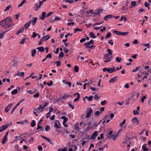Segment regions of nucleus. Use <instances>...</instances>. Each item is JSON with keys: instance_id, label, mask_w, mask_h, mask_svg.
<instances>
[{"instance_id": "obj_25", "label": "nucleus", "mask_w": 151, "mask_h": 151, "mask_svg": "<svg viewBox=\"0 0 151 151\" xmlns=\"http://www.w3.org/2000/svg\"><path fill=\"white\" fill-rule=\"evenodd\" d=\"M43 106L41 104L39 105V106L37 108V109L39 111H40V112H41L42 111V110L44 109V108L43 107Z\"/></svg>"}, {"instance_id": "obj_48", "label": "nucleus", "mask_w": 151, "mask_h": 151, "mask_svg": "<svg viewBox=\"0 0 151 151\" xmlns=\"http://www.w3.org/2000/svg\"><path fill=\"white\" fill-rule=\"evenodd\" d=\"M118 136V135L117 134H116V135H112V138L114 140H115L116 139Z\"/></svg>"}, {"instance_id": "obj_52", "label": "nucleus", "mask_w": 151, "mask_h": 151, "mask_svg": "<svg viewBox=\"0 0 151 151\" xmlns=\"http://www.w3.org/2000/svg\"><path fill=\"white\" fill-rule=\"evenodd\" d=\"M53 83L52 81H50L49 83H47V85L50 86H51L53 84Z\"/></svg>"}, {"instance_id": "obj_49", "label": "nucleus", "mask_w": 151, "mask_h": 151, "mask_svg": "<svg viewBox=\"0 0 151 151\" xmlns=\"http://www.w3.org/2000/svg\"><path fill=\"white\" fill-rule=\"evenodd\" d=\"M64 54L63 52H60V54L59 55V57L60 58V57L62 58L63 57Z\"/></svg>"}, {"instance_id": "obj_5", "label": "nucleus", "mask_w": 151, "mask_h": 151, "mask_svg": "<svg viewBox=\"0 0 151 151\" xmlns=\"http://www.w3.org/2000/svg\"><path fill=\"white\" fill-rule=\"evenodd\" d=\"M9 125L8 124H5L0 127V132H2L6 129Z\"/></svg>"}, {"instance_id": "obj_43", "label": "nucleus", "mask_w": 151, "mask_h": 151, "mask_svg": "<svg viewBox=\"0 0 151 151\" xmlns=\"http://www.w3.org/2000/svg\"><path fill=\"white\" fill-rule=\"evenodd\" d=\"M46 0H43L42 1H39V2L40 5H39V6L38 7H40L41 6V5L42 4V3L43 2L46 1Z\"/></svg>"}, {"instance_id": "obj_41", "label": "nucleus", "mask_w": 151, "mask_h": 151, "mask_svg": "<svg viewBox=\"0 0 151 151\" xmlns=\"http://www.w3.org/2000/svg\"><path fill=\"white\" fill-rule=\"evenodd\" d=\"M111 35V33L109 32H108V34L106 35L105 38L106 39L107 38L109 37H110Z\"/></svg>"}, {"instance_id": "obj_60", "label": "nucleus", "mask_w": 151, "mask_h": 151, "mask_svg": "<svg viewBox=\"0 0 151 151\" xmlns=\"http://www.w3.org/2000/svg\"><path fill=\"white\" fill-rule=\"evenodd\" d=\"M106 103V100H104L103 101L101 102V104L102 105H104V104Z\"/></svg>"}, {"instance_id": "obj_4", "label": "nucleus", "mask_w": 151, "mask_h": 151, "mask_svg": "<svg viewBox=\"0 0 151 151\" xmlns=\"http://www.w3.org/2000/svg\"><path fill=\"white\" fill-rule=\"evenodd\" d=\"M54 127L57 128H60V125L59 122L57 120L55 122Z\"/></svg>"}, {"instance_id": "obj_51", "label": "nucleus", "mask_w": 151, "mask_h": 151, "mask_svg": "<svg viewBox=\"0 0 151 151\" xmlns=\"http://www.w3.org/2000/svg\"><path fill=\"white\" fill-rule=\"evenodd\" d=\"M66 2L69 3H72L74 2V1L73 0H65Z\"/></svg>"}, {"instance_id": "obj_33", "label": "nucleus", "mask_w": 151, "mask_h": 151, "mask_svg": "<svg viewBox=\"0 0 151 151\" xmlns=\"http://www.w3.org/2000/svg\"><path fill=\"white\" fill-rule=\"evenodd\" d=\"M65 82V83L66 84H68V86L70 87L71 86V83L70 82H68L67 81H66L65 80H63V82Z\"/></svg>"}, {"instance_id": "obj_35", "label": "nucleus", "mask_w": 151, "mask_h": 151, "mask_svg": "<svg viewBox=\"0 0 151 151\" xmlns=\"http://www.w3.org/2000/svg\"><path fill=\"white\" fill-rule=\"evenodd\" d=\"M36 52V50L35 49H33L32 50L31 52L32 53V56L34 57L35 55V54Z\"/></svg>"}, {"instance_id": "obj_38", "label": "nucleus", "mask_w": 151, "mask_h": 151, "mask_svg": "<svg viewBox=\"0 0 151 151\" xmlns=\"http://www.w3.org/2000/svg\"><path fill=\"white\" fill-rule=\"evenodd\" d=\"M17 93V89H15L11 92L12 94H16Z\"/></svg>"}, {"instance_id": "obj_7", "label": "nucleus", "mask_w": 151, "mask_h": 151, "mask_svg": "<svg viewBox=\"0 0 151 151\" xmlns=\"http://www.w3.org/2000/svg\"><path fill=\"white\" fill-rule=\"evenodd\" d=\"M114 17V16H113L111 15H108L106 16L104 18V20L106 21H107L108 20V19H110L112 18V17Z\"/></svg>"}, {"instance_id": "obj_56", "label": "nucleus", "mask_w": 151, "mask_h": 151, "mask_svg": "<svg viewBox=\"0 0 151 151\" xmlns=\"http://www.w3.org/2000/svg\"><path fill=\"white\" fill-rule=\"evenodd\" d=\"M39 96V94L38 92L37 93L35 94L34 95V97L35 98V97H38Z\"/></svg>"}, {"instance_id": "obj_34", "label": "nucleus", "mask_w": 151, "mask_h": 151, "mask_svg": "<svg viewBox=\"0 0 151 151\" xmlns=\"http://www.w3.org/2000/svg\"><path fill=\"white\" fill-rule=\"evenodd\" d=\"M91 44L90 43V42H88L87 43H84V45L86 46V47L88 48L89 47V45Z\"/></svg>"}, {"instance_id": "obj_30", "label": "nucleus", "mask_w": 151, "mask_h": 151, "mask_svg": "<svg viewBox=\"0 0 151 151\" xmlns=\"http://www.w3.org/2000/svg\"><path fill=\"white\" fill-rule=\"evenodd\" d=\"M131 4L132 7H134L136 6L137 2L136 1H132Z\"/></svg>"}, {"instance_id": "obj_64", "label": "nucleus", "mask_w": 151, "mask_h": 151, "mask_svg": "<svg viewBox=\"0 0 151 151\" xmlns=\"http://www.w3.org/2000/svg\"><path fill=\"white\" fill-rule=\"evenodd\" d=\"M70 95H67L66 94H65L63 96L62 98L64 99L65 98H67L69 96H70Z\"/></svg>"}, {"instance_id": "obj_37", "label": "nucleus", "mask_w": 151, "mask_h": 151, "mask_svg": "<svg viewBox=\"0 0 151 151\" xmlns=\"http://www.w3.org/2000/svg\"><path fill=\"white\" fill-rule=\"evenodd\" d=\"M26 2H27V1L26 0H23V1H22V2L19 5L18 7H20L22 6L23 5V4L25 3H26Z\"/></svg>"}, {"instance_id": "obj_3", "label": "nucleus", "mask_w": 151, "mask_h": 151, "mask_svg": "<svg viewBox=\"0 0 151 151\" xmlns=\"http://www.w3.org/2000/svg\"><path fill=\"white\" fill-rule=\"evenodd\" d=\"M93 110L91 108H88L87 109V113L85 116V118H88L91 116V114L93 113Z\"/></svg>"}, {"instance_id": "obj_63", "label": "nucleus", "mask_w": 151, "mask_h": 151, "mask_svg": "<svg viewBox=\"0 0 151 151\" xmlns=\"http://www.w3.org/2000/svg\"><path fill=\"white\" fill-rule=\"evenodd\" d=\"M69 106L70 107V108H72V109H74V106H73L70 103H69L68 104Z\"/></svg>"}, {"instance_id": "obj_16", "label": "nucleus", "mask_w": 151, "mask_h": 151, "mask_svg": "<svg viewBox=\"0 0 151 151\" xmlns=\"http://www.w3.org/2000/svg\"><path fill=\"white\" fill-rule=\"evenodd\" d=\"M53 111V109L52 107L50 108L49 109V112L47 114V115L46 116V117L47 119H48L50 116H48V114H50L51 112H52Z\"/></svg>"}, {"instance_id": "obj_58", "label": "nucleus", "mask_w": 151, "mask_h": 151, "mask_svg": "<svg viewBox=\"0 0 151 151\" xmlns=\"http://www.w3.org/2000/svg\"><path fill=\"white\" fill-rule=\"evenodd\" d=\"M124 19H125V21H126V20H127L126 17L125 16H123V17H121V19H120V21H122Z\"/></svg>"}, {"instance_id": "obj_2", "label": "nucleus", "mask_w": 151, "mask_h": 151, "mask_svg": "<svg viewBox=\"0 0 151 151\" xmlns=\"http://www.w3.org/2000/svg\"><path fill=\"white\" fill-rule=\"evenodd\" d=\"M112 58L111 55H109V54H107L104 56V59L105 60H104V62L106 63L110 61Z\"/></svg>"}, {"instance_id": "obj_27", "label": "nucleus", "mask_w": 151, "mask_h": 151, "mask_svg": "<svg viewBox=\"0 0 151 151\" xmlns=\"http://www.w3.org/2000/svg\"><path fill=\"white\" fill-rule=\"evenodd\" d=\"M12 5L11 4H10L7 6L5 9L4 11H6L8 10H9L10 8H12Z\"/></svg>"}, {"instance_id": "obj_46", "label": "nucleus", "mask_w": 151, "mask_h": 151, "mask_svg": "<svg viewBox=\"0 0 151 151\" xmlns=\"http://www.w3.org/2000/svg\"><path fill=\"white\" fill-rule=\"evenodd\" d=\"M46 58H49V59H50L52 58V55L51 53L47 54L45 57Z\"/></svg>"}, {"instance_id": "obj_21", "label": "nucleus", "mask_w": 151, "mask_h": 151, "mask_svg": "<svg viewBox=\"0 0 151 151\" xmlns=\"http://www.w3.org/2000/svg\"><path fill=\"white\" fill-rule=\"evenodd\" d=\"M146 144H144L142 146V149L143 151H148L149 149H147L146 148Z\"/></svg>"}, {"instance_id": "obj_55", "label": "nucleus", "mask_w": 151, "mask_h": 151, "mask_svg": "<svg viewBox=\"0 0 151 151\" xmlns=\"http://www.w3.org/2000/svg\"><path fill=\"white\" fill-rule=\"evenodd\" d=\"M93 99V96H91L88 97V100L89 101H92Z\"/></svg>"}, {"instance_id": "obj_26", "label": "nucleus", "mask_w": 151, "mask_h": 151, "mask_svg": "<svg viewBox=\"0 0 151 151\" xmlns=\"http://www.w3.org/2000/svg\"><path fill=\"white\" fill-rule=\"evenodd\" d=\"M37 19V17H35L32 20V25H34L35 24Z\"/></svg>"}, {"instance_id": "obj_57", "label": "nucleus", "mask_w": 151, "mask_h": 151, "mask_svg": "<svg viewBox=\"0 0 151 151\" xmlns=\"http://www.w3.org/2000/svg\"><path fill=\"white\" fill-rule=\"evenodd\" d=\"M35 92V91L29 90L27 92L29 93L33 94Z\"/></svg>"}, {"instance_id": "obj_50", "label": "nucleus", "mask_w": 151, "mask_h": 151, "mask_svg": "<svg viewBox=\"0 0 151 151\" xmlns=\"http://www.w3.org/2000/svg\"><path fill=\"white\" fill-rule=\"evenodd\" d=\"M33 35H32V37L33 38H35V37L37 35H38V34L34 32H33Z\"/></svg>"}, {"instance_id": "obj_42", "label": "nucleus", "mask_w": 151, "mask_h": 151, "mask_svg": "<svg viewBox=\"0 0 151 151\" xmlns=\"http://www.w3.org/2000/svg\"><path fill=\"white\" fill-rule=\"evenodd\" d=\"M128 33H129V32H121V35L125 36L126 35H128Z\"/></svg>"}, {"instance_id": "obj_18", "label": "nucleus", "mask_w": 151, "mask_h": 151, "mask_svg": "<svg viewBox=\"0 0 151 151\" xmlns=\"http://www.w3.org/2000/svg\"><path fill=\"white\" fill-rule=\"evenodd\" d=\"M61 119H63V123L64 124L66 123L68 120V118L64 116H61Z\"/></svg>"}, {"instance_id": "obj_62", "label": "nucleus", "mask_w": 151, "mask_h": 151, "mask_svg": "<svg viewBox=\"0 0 151 151\" xmlns=\"http://www.w3.org/2000/svg\"><path fill=\"white\" fill-rule=\"evenodd\" d=\"M99 114V111H97L95 113V116L96 117L98 116Z\"/></svg>"}, {"instance_id": "obj_1", "label": "nucleus", "mask_w": 151, "mask_h": 151, "mask_svg": "<svg viewBox=\"0 0 151 151\" xmlns=\"http://www.w3.org/2000/svg\"><path fill=\"white\" fill-rule=\"evenodd\" d=\"M12 24V19L10 17H6L0 22V26L4 29L9 28Z\"/></svg>"}, {"instance_id": "obj_10", "label": "nucleus", "mask_w": 151, "mask_h": 151, "mask_svg": "<svg viewBox=\"0 0 151 151\" xmlns=\"http://www.w3.org/2000/svg\"><path fill=\"white\" fill-rule=\"evenodd\" d=\"M132 121L133 123H136V124H139L138 119L136 117H134L132 119Z\"/></svg>"}, {"instance_id": "obj_40", "label": "nucleus", "mask_w": 151, "mask_h": 151, "mask_svg": "<svg viewBox=\"0 0 151 151\" xmlns=\"http://www.w3.org/2000/svg\"><path fill=\"white\" fill-rule=\"evenodd\" d=\"M7 138H6L5 137H4L2 140V143L4 144V143L6 142L7 140Z\"/></svg>"}, {"instance_id": "obj_22", "label": "nucleus", "mask_w": 151, "mask_h": 151, "mask_svg": "<svg viewBox=\"0 0 151 151\" xmlns=\"http://www.w3.org/2000/svg\"><path fill=\"white\" fill-rule=\"evenodd\" d=\"M90 37L92 38H95L96 37V36H95V34L92 32H91L90 33Z\"/></svg>"}, {"instance_id": "obj_61", "label": "nucleus", "mask_w": 151, "mask_h": 151, "mask_svg": "<svg viewBox=\"0 0 151 151\" xmlns=\"http://www.w3.org/2000/svg\"><path fill=\"white\" fill-rule=\"evenodd\" d=\"M139 68V67H137L135 69L133 70H132V72H135L137 71Z\"/></svg>"}, {"instance_id": "obj_8", "label": "nucleus", "mask_w": 151, "mask_h": 151, "mask_svg": "<svg viewBox=\"0 0 151 151\" xmlns=\"http://www.w3.org/2000/svg\"><path fill=\"white\" fill-rule=\"evenodd\" d=\"M98 132L97 131H95L93 134L92 135L91 137V139H95L96 138V137L97 135Z\"/></svg>"}, {"instance_id": "obj_28", "label": "nucleus", "mask_w": 151, "mask_h": 151, "mask_svg": "<svg viewBox=\"0 0 151 151\" xmlns=\"http://www.w3.org/2000/svg\"><path fill=\"white\" fill-rule=\"evenodd\" d=\"M100 12V10L99 9L96 10L95 12H93V14L96 15L98 14Z\"/></svg>"}, {"instance_id": "obj_54", "label": "nucleus", "mask_w": 151, "mask_h": 151, "mask_svg": "<svg viewBox=\"0 0 151 151\" xmlns=\"http://www.w3.org/2000/svg\"><path fill=\"white\" fill-rule=\"evenodd\" d=\"M82 30L79 29V28H76L75 29V31L74 32V33H76L77 31H81Z\"/></svg>"}, {"instance_id": "obj_59", "label": "nucleus", "mask_w": 151, "mask_h": 151, "mask_svg": "<svg viewBox=\"0 0 151 151\" xmlns=\"http://www.w3.org/2000/svg\"><path fill=\"white\" fill-rule=\"evenodd\" d=\"M144 46H147V47L149 48L150 47V45L149 43L147 44H144L142 45Z\"/></svg>"}, {"instance_id": "obj_13", "label": "nucleus", "mask_w": 151, "mask_h": 151, "mask_svg": "<svg viewBox=\"0 0 151 151\" xmlns=\"http://www.w3.org/2000/svg\"><path fill=\"white\" fill-rule=\"evenodd\" d=\"M139 106H138L137 108V110L136 111L135 110H134L133 113L134 115H135L136 114H139Z\"/></svg>"}, {"instance_id": "obj_44", "label": "nucleus", "mask_w": 151, "mask_h": 151, "mask_svg": "<svg viewBox=\"0 0 151 151\" xmlns=\"http://www.w3.org/2000/svg\"><path fill=\"white\" fill-rule=\"evenodd\" d=\"M116 60L118 62H120L122 60V58L118 57H117L116 58Z\"/></svg>"}, {"instance_id": "obj_9", "label": "nucleus", "mask_w": 151, "mask_h": 151, "mask_svg": "<svg viewBox=\"0 0 151 151\" xmlns=\"http://www.w3.org/2000/svg\"><path fill=\"white\" fill-rule=\"evenodd\" d=\"M117 76L111 78L109 81L110 83H113L117 81Z\"/></svg>"}, {"instance_id": "obj_31", "label": "nucleus", "mask_w": 151, "mask_h": 151, "mask_svg": "<svg viewBox=\"0 0 151 151\" xmlns=\"http://www.w3.org/2000/svg\"><path fill=\"white\" fill-rule=\"evenodd\" d=\"M74 70L76 72H78L79 70V68L77 65H75L74 67Z\"/></svg>"}, {"instance_id": "obj_17", "label": "nucleus", "mask_w": 151, "mask_h": 151, "mask_svg": "<svg viewBox=\"0 0 151 151\" xmlns=\"http://www.w3.org/2000/svg\"><path fill=\"white\" fill-rule=\"evenodd\" d=\"M41 137L43 138L44 139H46L47 141L48 142H49L52 145H53V143H52L51 141V140L48 138H47L46 137L41 136Z\"/></svg>"}, {"instance_id": "obj_47", "label": "nucleus", "mask_w": 151, "mask_h": 151, "mask_svg": "<svg viewBox=\"0 0 151 151\" xmlns=\"http://www.w3.org/2000/svg\"><path fill=\"white\" fill-rule=\"evenodd\" d=\"M50 129V127L48 125H47L45 128V130L46 131H48Z\"/></svg>"}, {"instance_id": "obj_11", "label": "nucleus", "mask_w": 151, "mask_h": 151, "mask_svg": "<svg viewBox=\"0 0 151 151\" xmlns=\"http://www.w3.org/2000/svg\"><path fill=\"white\" fill-rule=\"evenodd\" d=\"M116 71V69L114 68H111L110 69L107 68V71L109 73H111L115 71Z\"/></svg>"}, {"instance_id": "obj_45", "label": "nucleus", "mask_w": 151, "mask_h": 151, "mask_svg": "<svg viewBox=\"0 0 151 151\" xmlns=\"http://www.w3.org/2000/svg\"><path fill=\"white\" fill-rule=\"evenodd\" d=\"M55 63H56V65L57 66H59L61 65V63L59 60L56 61Z\"/></svg>"}, {"instance_id": "obj_19", "label": "nucleus", "mask_w": 151, "mask_h": 151, "mask_svg": "<svg viewBox=\"0 0 151 151\" xmlns=\"http://www.w3.org/2000/svg\"><path fill=\"white\" fill-rule=\"evenodd\" d=\"M32 22L31 20L29 21L28 22L26 23L24 25V27H25V29L27 28L30 25L31 22Z\"/></svg>"}, {"instance_id": "obj_24", "label": "nucleus", "mask_w": 151, "mask_h": 151, "mask_svg": "<svg viewBox=\"0 0 151 151\" xmlns=\"http://www.w3.org/2000/svg\"><path fill=\"white\" fill-rule=\"evenodd\" d=\"M78 95V97L77 98H75L74 99V101L75 102L77 101H78L80 97V95L79 93H76L74 94V95Z\"/></svg>"}, {"instance_id": "obj_15", "label": "nucleus", "mask_w": 151, "mask_h": 151, "mask_svg": "<svg viewBox=\"0 0 151 151\" xmlns=\"http://www.w3.org/2000/svg\"><path fill=\"white\" fill-rule=\"evenodd\" d=\"M36 49L42 52H43L45 50L43 46L37 47L36 48Z\"/></svg>"}, {"instance_id": "obj_39", "label": "nucleus", "mask_w": 151, "mask_h": 151, "mask_svg": "<svg viewBox=\"0 0 151 151\" xmlns=\"http://www.w3.org/2000/svg\"><path fill=\"white\" fill-rule=\"evenodd\" d=\"M36 125L35 122V120H33L31 123V126L32 127H34Z\"/></svg>"}, {"instance_id": "obj_6", "label": "nucleus", "mask_w": 151, "mask_h": 151, "mask_svg": "<svg viewBox=\"0 0 151 151\" xmlns=\"http://www.w3.org/2000/svg\"><path fill=\"white\" fill-rule=\"evenodd\" d=\"M13 105V103L10 104L8 105L5 108V112H7L9 111L10 108H11Z\"/></svg>"}, {"instance_id": "obj_36", "label": "nucleus", "mask_w": 151, "mask_h": 151, "mask_svg": "<svg viewBox=\"0 0 151 151\" xmlns=\"http://www.w3.org/2000/svg\"><path fill=\"white\" fill-rule=\"evenodd\" d=\"M121 32L117 30H114L113 32L114 33L118 35H121Z\"/></svg>"}, {"instance_id": "obj_14", "label": "nucleus", "mask_w": 151, "mask_h": 151, "mask_svg": "<svg viewBox=\"0 0 151 151\" xmlns=\"http://www.w3.org/2000/svg\"><path fill=\"white\" fill-rule=\"evenodd\" d=\"M50 38L49 35H48L43 36L41 39H42L43 41H45L48 40Z\"/></svg>"}, {"instance_id": "obj_12", "label": "nucleus", "mask_w": 151, "mask_h": 151, "mask_svg": "<svg viewBox=\"0 0 151 151\" xmlns=\"http://www.w3.org/2000/svg\"><path fill=\"white\" fill-rule=\"evenodd\" d=\"M15 75L22 77L24 76V73L23 72L18 71L17 73L15 74Z\"/></svg>"}, {"instance_id": "obj_29", "label": "nucleus", "mask_w": 151, "mask_h": 151, "mask_svg": "<svg viewBox=\"0 0 151 151\" xmlns=\"http://www.w3.org/2000/svg\"><path fill=\"white\" fill-rule=\"evenodd\" d=\"M25 40L26 38L25 37H23L21 41H20V43L22 44H23L24 43Z\"/></svg>"}, {"instance_id": "obj_32", "label": "nucleus", "mask_w": 151, "mask_h": 151, "mask_svg": "<svg viewBox=\"0 0 151 151\" xmlns=\"http://www.w3.org/2000/svg\"><path fill=\"white\" fill-rule=\"evenodd\" d=\"M74 128L77 130H79V127L78 126V123L75 125L74 126Z\"/></svg>"}, {"instance_id": "obj_20", "label": "nucleus", "mask_w": 151, "mask_h": 151, "mask_svg": "<svg viewBox=\"0 0 151 151\" xmlns=\"http://www.w3.org/2000/svg\"><path fill=\"white\" fill-rule=\"evenodd\" d=\"M46 13L45 12H42V17L40 18L41 20H43L45 19V18L46 17Z\"/></svg>"}, {"instance_id": "obj_53", "label": "nucleus", "mask_w": 151, "mask_h": 151, "mask_svg": "<svg viewBox=\"0 0 151 151\" xmlns=\"http://www.w3.org/2000/svg\"><path fill=\"white\" fill-rule=\"evenodd\" d=\"M126 121V119H124L123 121L122 122V123L120 124V126L122 127H123V125L125 124Z\"/></svg>"}, {"instance_id": "obj_23", "label": "nucleus", "mask_w": 151, "mask_h": 151, "mask_svg": "<svg viewBox=\"0 0 151 151\" xmlns=\"http://www.w3.org/2000/svg\"><path fill=\"white\" fill-rule=\"evenodd\" d=\"M24 27H21L19 29V30L17 32V34L18 35L20 33H21L24 30Z\"/></svg>"}]
</instances>
